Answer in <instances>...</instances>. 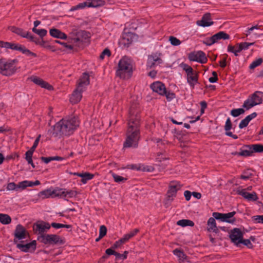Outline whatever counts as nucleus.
Listing matches in <instances>:
<instances>
[{
  "mask_svg": "<svg viewBox=\"0 0 263 263\" xmlns=\"http://www.w3.org/2000/svg\"><path fill=\"white\" fill-rule=\"evenodd\" d=\"M27 234V231L22 225H17L14 233V242L16 243L18 240L26 238Z\"/></svg>",
  "mask_w": 263,
  "mask_h": 263,
  "instance_id": "obj_13",
  "label": "nucleus"
},
{
  "mask_svg": "<svg viewBox=\"0 0 263 263\" xmlns=\"http://www.w3.org/2000/svg\"><path fill=\"white\" fill-rule=\"evenodd\" d=\"M78 194L77 191L74 190H67L65 189V195H64V199L68 200L69 198L76 197Z\"/></svg>",
  "mask_w": 263,
  "mask_h": 263,
  "instance_id": "obj_30",
  "label": "nucleus"
},
{
  "mask_svg": "<svg viewBox=\"0 0 263 263\" xmlns=\"http://www.w3.org/2000/svg\"><path fill=\"white\" fill-rule=\"evenodd\" d=\"M238 44L241 48L240 49H241L242 50H246V49H248V48L250 46L254 44V43L243 42V43H241Z\"/></svg>",
  "mask_w": 263,
  "mask_h": 263,
  "instance_id": "obj_47",
  "label": "nucleus"
},
{
  "mask_svg": "<svg viewBox=\"0 0 263 263\" xmlns=\"http://www.w3.org/2000/svg\"><path fill=\"white\" fill-rule=\"evenodd\" d=\"M16 247L24 252H27L30 250L34 251L36 248V241L33 240L29 243L23 244L22 243H16Z\"/></svg>",
  "mask_w": 263,
  "mask_h": 263,
  "instance_id": "obj_18",
  "label": "nucleus"
},
{
  "mask_svg": "<svg viewBox=\"0 0 263 263\" xmlns=\"http://www.w3.org/2000/svg\"><path fill=\"white\" fill-rule=\"evenodd\" d=\"M107 229L105 226H101L99 229L100 238H103L106 235Z\"/></svg>",
  "mask_w": 263,
  "mask_h": 263,
  "instance_id": "obj_44",
  "label": "nucleus"
},
{
  "mask_svg": "<svg viewBox=\"0 0 263 263\" xmlns=\"http://www.w3.org/2000/svg\"><path fill=\"white\" fill-rule=\"evenodd\" d=\"M235 214L236 212L234 211L225 214L218 212L213 213V217L210 218L208 221V230L209 232L217 233L219 230L216 226L215 219L222 222L233 223L236 221L235 218L233 217Z\"/></svg>",
  "mask_w": 263,
  "mask_h": 263,
  "instance_id": "obj_3",
  "label": "nucleus"
},
{
  "mask_svg": "<svg viewBox=\"0 0 263 263\" xmlns=\"http://www.w3.org/2000/svg\"><path fill=\"white\" fill-rule=\"evenodd\" d=\"M186 74V80L191 87L194 88L195 84L198 83V74L197 71L193 69Z\"/></svg>",
  "mask_w": 263,
  "mask_h": 263,
  "instance_id": "obj_17",
  "label": "nucleus"
},
{
  "mask_svg": "<svg viewBox=\"0 0 263 263\" xmlns=\"http://www.w3.org/2000/svg\"><path fill=\"white\" fill-rule=\"evenodd\" d=\"M10 42L0 41V47L10 49Z\"/></svg>",
  "mask_w": 263,
  "mask_h": 263,
  "instance_id": "obj_62",
  "label": "nucleus"
},
{
  "mask_svg": "<svg viewBox=\"0 0 263 263\" xmlns=\"http://www.w3.org/2000/svg\"><path fill=\"white\" fill-rule=\"evenodd\" d=\"M17 62V60L16 59H0V73L6 76L12 75L16 71Z\"/></svg>",
  "mask_w": 263,
  "mask_h": 263,
  "instance_id": "obj_6",
  "label": "nucleus"
},
{
  "mask_svg": "<svg viewBox=\"0 0 263 263\" xmlns=\"http://www.w3.org/2000/svg\"><path fill=\"white\" fill-rule=\"evenodd\" d=\"M177 224L178 226L181 227L191 226L193 227L194 225V223L193 221L188 219H182L178 221Z\"/></svg>",
  "mask_w": 263,
  "mask_h": 263,
  "instance_id": "obj_31",
  "label": "nucleus"
},
{
  "mask_svg": "<svg viewBox=\"0 0 263 263\" xmlns=\"http://www.w3.org/2000/svg\"><path fill=\"white\" fill-rule=\"evenodd\" d=\"M32 31L38 34L41 37L45 36L47 33V30L45 29H37L35 28H32Z\"/></svg>",
  "mask_w": 263,
  "mask_h": 263,
  "instance_id": "obj_37",
  "label": "nucleus"
},
{
  "mask_svg": "<svg viewBox=\"0 0 263 263\" xmlns=\"http://www.w3.org/2000/svg\"><path fill=\"white\" fill-rule=\"evenodd\" d=\"M110 54L111 53L110 50L106 48L102 52L101 54L100 55V59L103 60L104 59L105 56L109 57L110 55Z\"/></svg>",
  "mask_w": 263,
  "mask_h": 263,
  "instance_id": "obj_46",
  "label": "nucleus"
},
{
  "mask_svg": "<svg viewBox=\"0 0 263 263\" xmlns=\"http://www.w3.org/2000/svg\"><path fill=\"white\" fill-rule=\"evenodd\" d=\"M136 105H133L129 109L128 128L126 134V139L124 142V147H134L138 146L140 138V116L139 111L136 110Z\"/></svg>",
  "mask_w": 263,
  "mask_h": 263,
  "instance_id": "obj_1",
  "label": "nucleus"
},
{
  "mask_svg": "<svg viewBox=\"0 0 263 263\" xmlns=\"http://www.w3.org/2000/svg\"><path fill=\"white\" fill-rule=\"evenodd\" d=\"M175 197L167 194L164 203L166 208L168 207Z\"/></svg>",
  "mask_w": 263,
  "mask_h": 263,
  "instance_id": "obj_39",
  "label": "nucleus"
},
{
  "mask_svg": "<svg viewBox=\"0 0 263 263\" xmlns=\"http://www.w3.org/2000/svg\"><path fill=\"white\" fill-rule=\"evenodd\" d=\"M232 128V123L231 120L228 118L226 122L224 129L226 132L229 131Z\"/></svg>",
  "mask_w": 263,
  "mask_h": 263,
  "instance_id": "obj_55",
  "label": "nucleus"
},
{
  "mask_svg": "<svg viewBox=\"0 0 263 263\" xmlns=\"http://www.w3.org/2000/svg\"><path fill=\"white\" fill-rule=\"evenodd\" d=\"M139 232V230L136 229L130 232L129 233L125 234L128 238V240L136 235L137 233Z\"/></svg>",
  "mask_w": 263,
  "mask_h": 263,
  "instance_id": "obj_57",
  "label": "nucleus"
},
{
  "mask_svg": "<svg viewBox=\"0 0 263 263\" xmlns=\"http://www.w3.org/2000/svg\"><path fill=\"white\" fill-rule=\"evenodd\" d=\"M30 79L34 84L40 86L43 88H46L48 90H50L52 88V86L51 85H50L48 83L46 82L39 77L36 76H32L30 78Z\"/></svg>",
  "mask_w": 263,
  "mask_h": 263,
  "instance_id": "obj_21",
  "label": "nucleus"
},
{
  "mask_svg": "<svg viewBox=\"0 0 263 263\" xmlns=\"http://www.w3.org/2000/svg\"><path fill=\"white\" fill-rule=\"evenodd\" d=\"M11 217L7 214H0V222L4 224H7L11 222Z\"/></svg>",
  "mask_w": 263,
  "mask_h": 263,
  "instance_id": "obj_33",
  "label": "nucleus"
},
{
  "mask_svg": "<svg viewBox=\"0 0 263 263\" xmlns=\"http://www.w3.org/2000/svg\"><path fill=\"white\" fill-rule=\"evenodd\" d=\"M26 187H27L26 180L20 182L17 184V190L19 189L24 190Z\"/></svg>",
  "mask_w": 263,
  "mask_h": 263,
  "instance_id": "obj_56",
  "label": "nucleus"
},
{
  "mask_svg": "<svg viewBox=\"0 0 263 263\" xmlns=\"http://www.w3.org/2000/svg\"><path fill=\"white\" fill-rule=\"evenodd\" d=\"M236 192L238 194L241 195L245 199H246V198L247 197V195L249 194V193L246 191V189H238L236 191Z\"/></svg>",
  "mask_w": 263,
  "mask_h": 263,
  "instance_id": "obj_52",
  "label": "nucleus"
},
{
  "mask_svg": "<svg viewBox=\"0 0 263 263\" xmlns=\"http://www.w3.org/2000/svg\"><path fill=\"white\" fill-rule=\"evenodd\" d=\"M258 197L255 192L249 193V194L247 195V197L246 198V199L248 201H256Z\"/></svg>",
  "mask_w": 263,
  "mask_h": 263,
  "instance_id": "obj_43",
  "label": "nucleus"
},
{
  "mask_svg": "<svg viewBox=\"0 0 263 263\" xmlns=\"http://www.w3.org/2000/svg\"><path fill=\"white\" fill-rule=\"evenodd\" d=\"M179 66L185 71L186 73L193 69L190 66L184 63H181Z\"/></svg>",
  "mask_w": 263,
  "mask_h": 263,
  "instance_id": "obj_45",
  "label": "nucleus"
},
{
  "mask_svg": "<svg viewBox=\"0 0 263 263\" xmlns=\"http://www.w3.org/2000/svg\"><path fill=\"white\" fill-rule=\"evenodd\" d=\"M49 33L51 36L55 38H59L61 39H66L67 35L64 33L61 32L60 30L52 28L49 30Z\"/></svg>",
  "mask_w": 263,
  "mask_h": 263,
  "instance_id": "obj_23",
  "label": "nucleus"
},
{
  "mask_svg": "<svg viewBox=\"0 0 263 263\" xmlns=\"http://www.w3.org/2000/svg\"><path fill=\"white\" fill-rule=\"evenodd\" d=\"M139 232V230L136 229L130 232L129 233L125 234L128 238V240L136 235L137 233Z\"/></svg>",
  "mask_w": 263,
  "mask_h": 263,
  "instance_id": "obj_58",
  "label": "nucleus"
},
{
  "mask_svg": "<svg viewBox=\"0 0 263 263\" xmlns=\"http://www.w3.org/2000/svg\"><path fill=\"white\" fill-rule=\"evenodd\" d=\"M257 116L256 112H253L252 114L247 116L244 119L241 120L239 125V127L241 129L246 127L249 122L253 119L255 118Z\"/></svg>",
  "mask_w": 263,
  "mask_h": 263,
  "instance_id": "obj_25",
  "label": "nucleus"
},
{
  "mask_svg": "<svg viewBox=\"0 0 263 263\" xmlns=\"http://www.w3.org/2000/svg\"><path fill=\"white\" fill-rule=\"evenodd\" d=\"M64 195H65V189L57 187L53 189V198L59 197L64 199Z\"/></svg>",
  "mask_w": 263,
  "mask_h": 263,
  "instance_id": "obj_29",
  "label": "nucleus"
},
{
  "mask_svg": "<svg viewBox=\"0 0 263 263\" xmlns=\"http://www.w3.org/2000/svg\"><path fill=\"white\" fill-rule=\"evenodd\" d=\"M25 156H26L25 159L27 160V161L28 162V163L29 164H30L31 165V166L33 168H34L35 166H34V165L33 163L32 160V155H30V153H28V154H25Z\"/></svg>",
  "mask_w": 263,
  "mask_h": 263,
  "instance_id": "obj_54",
  "label": "nucleus"
},
{
  "mask_svg": "<svg viewBox=\"0 0 263 263\" xmlns=\"http://www.w3.org/2000/svg\"><path fill=\"white\" fill-rule=\"evenodd\" d=\"M262 62V59L261 58L258 59L257 60L253 61L250 65L249 68L251 69H253L255 67L260 65Z\"/></svg>",
  "mask_w": 263,
  "mask_h": 263,
  "instance_id": "obj_41",
  "label": "nucleus"
},
{
  "mask_svg": "<svg viewBox=\"0 0 263 263\" xmlns=\"http://www.w3.org/2000/svg\"><path fill=\"white\" fill-rule=\"evenodd\" d=\"M50 228L49 223L44 221L37 222L33 226V230L35 233H38L39 235L46 234L44 232H47Z\"/></svg>",
  "mask_w": 263,
  "mask_h": 263,
  "instance_id": "obj_15",
  "label": "nucleus"
},
{
  "mask_svg": "<svg viewBox=\"0 0 263 263\" xmlns=\"http://www.w3.org/2000/svg\"><path fill=\"white\" fill-rule=\"evenodd\" d=\"M162 54L160 52H156L148 57L147 67L152 68L155 66L159 65L163 62L161 59Z\"/></svg>",
  "mask_w": 263,
  "mask_h": 263,
  "instance_id": "obj_10",
  "label": "nucleus"
},
{
  "mask_svg": "<svg viewBox=\"0 0 263 263\" xmlns=\"http://www.w3.org/2000/svg\"><path fill=\"white\" fill-rule=\"evenodd\" d=\"M139 232V230L136 229L130 232L129 233L125 234L128 238V240L136 235L137 233Z\"/></svg>",
  "mask_w": 263,
  "mask_h": 263,
  "instance_id": "obj_60",
  "label": "nucleus"
},
{
  "mask_svg": "<svg viewBox=\"0 0 263 263\" xmlns=\"http://www.w3.org/2000/svg\"><path fill=\"white\" fill-rule=\"evenodd\" d=\"M213 36L215 43L217 42L221 39L228 40L230 38L229 35L223 31H220L213 35Z\"/></svg>",
  "mask_w": 263,
  "mask_h": 263,
  "instance_id": "obj_27",
  "label": "nucleus"
},
{
  "mask_svg": "<svg viewBox=\"0 0 263 263\" xmlns=\"http://www.w3.org/2000/svg\"><path fill=\"white\" fill-rule=\"evenodd\" d=\"M52 226L53 228L55 229H60L62 228H71V226L69 224H64L61 223H55L52 222L50 227Z\"/></svg>",
  "mask_w": 263,
  "mask_h": 263,
  "instance_id": "obj_42",
  "label": "nucleus"
},
{
  "mask_svg": "<svg viewBox=\"0 0 263 263\" xmlns=\"http://www.w3.org/2000/svg\"><path fill=\"white\" fill-rule=\"evenodd\" d=\"M253 220L256 223H263V215H256L252 217Z\"/></svg>",
  "mask_w": 263,
  "mask_h": 263,
  "instance_id": "obj_50",
  "label": "nucleus"
},
{
  "mask_svg": "<svg viewBox=\"0 0 263 263\" xmlns=\"http://www.w3.org/2000/svg\"><path fill=\"white\" fill-rule=\"evenodd\" d=\"M151 88L153 91L160 95H164L166 93V88L164 85L160 82H156L151 85Z\"/></svg>",
  "mask_w": 263,
  "mask_h": 263,
  "instance_id": "obj_19",
  "label": "nucleus"
},
{
  "mask_svg": "<svg viewBox=\"0 0 263 263\" xmlns=\"http://www.w3.org/2000/svg\"><path fill=\"white\" fill-rule=\"evenodd\" d=\"M169 41L173 46H178L180 45L181 41L175 36H171L169 37Z\"/></svg>",
  "mask_w": 263,
  "mask_h": 263,
  "instance_id": "obj_40",
  "label": "nucleus"
},
{
  "mask_svg": "<svg viewBox=\"0 0 263 263\" xmlns=\"http://www.w3.org/2000/svg\"><path fill=\"white\" fill-rule=\"evenodd\" d=\"M240 243H243L244 245L246 246L248 248L252 249L253 247V245L250 241V239H243L241 240Z\"/></svg>",
  "mask_w": 263,
  "mask_h": 263,
  "instance_id": "obj_49",
  "label": "nucleus"
},
{
  "mask_svg": "<svg viewBox=\"0 0 263 263\" xmlns=\"http://www.w3.org/2000/svg\"><path fill=\"white\" fill-rule=\"evenodd\" d=\"M139 232V230L136 229L130 232L129 233L125 234L128 238V240L136 235L137 233Z\"/></svg>",
  "mask_w": 263,
  "mask_h": 263,
  "instance_id": "obj_59",
  "label": "nucleus"
},
{
  "mask_svg": "<svg viewBox=\"0 0 263 263\" xmlns=\"http://www.w3.org/2000/svg\"><path fill=\"white\" fill-rule=\"evenodd\" d=\"M88 3L83 2L82 3H80V4H78L76 6L72 8L71 9V10H77V9H78L84 8H85L86 6L88 7Z\"/></svg>",
  "mask_w": 263,
  "mask_h": 263,
  "instance_id": "obj_48",
  "label": "nucleus"
},
{
  "mask_svg": "<svg viewBox=\"0 0 263 263\" xmlns=\"http://www.w3.org/2000/svg\"><path fill=\"white\" fill-rule=\"evenodd\" d=\"M79 125V121L75 117L62 119L54 125L52 134L54 136L70 135L76 129Z\"/></svg>",
  "mask_w": 263,
  "mask_h": 263,
  "instance_id": "obj_2",
  "label": "nucleus"
},
{
  "mask_svg": "<svg viewBox=\"0 0 263 263\" xmlns=\"http://www.w3.org/2000/svg\"><path fill=\"white\" fill-rule=\"evenodd\" d=\"M227 57H228V55L227 54L224 55V57L223 58L222 60H221L219 62V64H220V66L221 67L224 68V67H226V60H227Z\"/></svg>",
  "mask_w": 263,
  "mask_h": 263,
  "instance_id": "obj_64",
  "label": "nucleus"
},
{
  "mask_svg": "<svg viewBox=\"0 0 263 263\" xmlns=\"http://www.w3.org/2000/svg\"><path fill=\"white\" fill-rule=\"evenodd\" d=\"M174 254L179 258L181 260H184L186 258V255L181 250L179 249H175L173 251Z\"/></svg>",
  "mask_w": 263,
  "mask_h": 263,
  "instance_id": "obj_38",
  "label": "nucleus"
},
{
  "mask_svg": "<svg viewBox=\"0 0 263 263\" xmlns=\"http://www.w3.org/2000/svg\"><path fill=\"white\" fill-rule=\"evenodd\" d=\"M90 37V33L85 31H81L78 36L72 39V42L76 46L81 47L84 42H86Z\"/></svg>",
  "mask_w": 263,
  "mask_h": 263,
  "instance_id": "obj_12",
  "label": "nucleus"
},
{
  "mask_svg": "<svg viewBox=\"0 0 263 263\" xmlns=\"http://www.w3.org/2000/svg\"><path fill=\"white\" fill-rule=\"evenodd\" d=\"M251 146V149L252 151V153L257 152V153H262L263 152V145L261 144H253L250 145Z\"/></svg>",
  "mask_w": 263,
  "mask_h": 263,
  "instance_id": "obj_35",
  "label": "nucleus"
},
{
  "mask_svg": "<svg viewBox=\"0 0 263 263\" xmlns=\"http://www.w3.org/2000/svg\"><path fill=\"white\" fill-rule=\"evenodd\" d=\"M37 239L41 243L48 246L62 245L64 243V241L55 234H42L38 236Z\"/></svg>",
  "mask_w": 263,
  "mask_h": 263,
  "instance_id": "obj_7",
  "label": "nucleus"
},
{
  "mask_svg": "<svg viewBox=\"0 0 263 263\" xmlns=\"http://www.w3.org/2000/svg\"><path fill=\"white\" fill-rule=\"evenodd\" d=\"M244 147L246 149H241L239 152V156L248 157L251 156L253 153L250 145H245Z\"/></svg>",
  "mask_w": 263,
  "mask_h": 263,
  "instance_id": "obj_28",
  "label": "nucleus"
},
{
  "mask_svg": "<svg viewBox=\"0 0 263 263\" xmlns=\"http://www.w3.org/2000/svg\"><path fill=\"white\" fill-rule=\"evenodd\" d=\"M7 190L8 191H17V184L14 182H11L7 184Z\"/></svg>",
  "mask_w": 263,
  "mask_h": 263,
  "instance_id": "obj_51",
  "label": "nucleus"
},
{
  "mask_svg": "<svg viewBox=\"0 0 263 263\" xmlns=\"http://www.w3.org/2000/svg\"><path fill=\"white\" fill-rule=\"evenodd\" d=\"M188 58L191 61H196L201 63H205L207 61L205 54L202 51L190 53Z\"/></svg>",
  "mask_w": 263,
  "mask_h": 263,
  "instance_id": "obj_11",
  "label": "nucleus"
},
{
  "mask_svg": "<svg viewBox=\"0 0 263 263\" xmlns=\"http://www.w3.org/2000/svg\"><path fill=\"white\" fill-rule=\"evenodd\" d=\"M139 232V230L136 229L130 232L129 233L125 234L128 238V240L136 235L137 233Z\"/></svg>",
  "mask_w": 263,
  "mask_h": 263,
  "instance_id": "obj_61",
  "label": "nucleus"
},
{
  "mask_svg": "<svg viewBox=\"0 0 263 263\" xmlns=\"http://www.w3.org/2000/svg\"><path fill=\"white\" fill-rule=\"evenodd\" d=\"M133 72L132 61L126 56L123 57L119 62L116 74L121 78L130 77Z\"/></svg>",
  "mask_w": 263,
  "mask_h": 263,
  "instance_id": "obj_5",
  "label": "nucleus"
},
{
  "mask_svg": "<svg viewBox=\"0 0 263 263\" xmlns=\"http://www.w3.org/2000/svg\"><path fill=\"white\" fill-rule=\"evenodd\" d=\"M203 43L208 46H211L215 43V42L212 36L211 37L206 38L205 40L203 41Z\"/></svg>",
  "mask_w": 263,
  "mask_h": 263,
  "instance_id": "obj_53",
  "label": "nucleus"
},
{
  "mask_svg": "<svg viewBox=\"0 0 263 263\" xmlns=\"http://www.w3.org/2000/svg\"><path fill=\"white\" fill-rule=\"evenodd\" d=\"M252 176V174L251 173L244 172L243 174L241 175L240 178L246 180L250 178Z\"/></svg>",
  "mask_w": 263,
  "mask_h": 263,
  "instance_id": "obj_63",
  "label": "nucleus"
},
{
  "mask_svg": "<svg viewBox=\"0 0 263 263\" xmlns=\"http://www.w3.org/2000/svg\"><path fill=\"white\" fill-rule=\"evenodd\" d=\"M198 26L202 27H208L213 24V22L211 20V14L206 13L203 15L202 19L197 22Z\"/></svg>",
  "mask_w": 263,
  "mask_h": 263,
  "instance_id": "obj_20",
  "label": "nucleus"
},
{
  "mask_svg": "<svg viewBox=\"0 0 263 263\" xmlns=\"http://www.w3.org/2000/svg\"><path fill=\"white\" fill-rule=\"evenodd\" d=\"M181 185L178 182H171L167 194L176 197L177 192L181 189Z\"/></svg>",
  "mask_w": 263,
  "mask_h": 263,
  "instance_id": "obj_22",
  "label": "nucleus"
},
{
  "mask_svg": "<svg viewBox=\"0 0 263 263\" xmlns=\"http://www.w3.org/2000/svg\"><path fill=\"white\" fill-rule=\"evenodd\" d=\"M109 173L111 175L112 177H113L115 182L117 183H120L122 182H124L127 180L126 178L119 176L114 173L112 171H110Z\"/></svg>",
  "mask_w": 263,
  "mask_h": 263,
  "instance_id": "obj_32",
  "label": "nucleus"
},
{
  "mask_svg": "<svg viewBox=\"0 0 263 263\" xmlns=\"http://www.w3.org/2000/svg\"><path fill=\"white\" fill-rule=\"evenodd\" d=\"M9 28L12 32H14L23 37L29 39L31 41L34 42L36 44L40 43L39 40L35 37L29 32L25 31L21 28H17L14 26L10 27Z\"/></svg>",
  "mask_w": 263,
  "mask_h": 263,
  "instance_id": "obj_9",
  "label": "nucleus"
},
{
  "mask_svg": "<svg viewBox=\"0 0 263 263\" xmlns=\"http://www.w3.org/2000/svg\"><path fill=\"white\" fill-rule=\"evenodd\" d=\"M245 111V110L243 108L233 109L231 111V115L234 117H236L243 114Z\"/></svg>",
  "mask_w": 263,
  "mask_h": 263,
  "instance_id": "obj_36",
  "label": "nucleus"
},
{
  "mask_svg": "<svg viewBox=\"0 0 263 263\" xmlns=\"http://www.w3.org/2000/svg\"><path fill=\"white\" fill-rule=\"evenodd\" d=\"M38 196L42 199L53 198V190L47 189L39 193Z\"/></svg>",
  "mask_w": 263,
  "mask_h": 263,
  "instance_id": "obj_26",
  "label": "nucleus"
},
{
  "mask_svg": "<svg viewBox=\"0 0 263 263\" xmlns=\"http://www.w3.org/2000/svg\"><path fill=\"white\" fill-rule=\"evenodd\" d=\"M89 84V77L86 73H84L80 78L76 89L73 91L70 98V101L72 104H76L82 99V92L84 91L85 87Z\"/></svg>",
  "mask_w": 263,
  "mask_h": 263,
  "instance_id": "obj_4",
  "label": "nucleus"
},
{
  "mask_svg": "<svg viewBox=\"0 0 263 263\" xmlns=\"http://www.w3.org/2000/svg\"><path fill=\"white\" fill-rule=\"evenodd\" d=\"M73 175L78 176L82 178L81 181L84 184H85L87 181L91 180L93 178L94 175L89 173H71Z\"/></svg>",
  "mask_w": 263,
  "mask_h": 263,
  "instance_id": "obj_24",
  "label": "nucleus"
},
{
  "mask_svg": "<svg viewBox=\"0 0 263 263\" xmlns=\"http://www.w3.org/2000/svg\"><path fill=\"white\" fill-rule=\"evenodd\" d=\"M230 237L232 241L238 246L243 238V234L239 229L234 228L231 230Z\"/></svg>",
  "mask_w": 263,
  "mask_h": 263,
  "instance_id": "obj_14",
  "label": "nucleus"
},
{
  "mask_svg": "<svg viewBox=\"0 0 263 263\" xmlns=\"http://www.w3.org/2000/svg\"><path fill=\"white\" fill-rule=\"evenodd\" d=\"M262 101L263 92L261 91H256L244 102L242 106L246 108V110H249L252 107L261 104Z\"/></svg>",
  "mask_w": 263,
  "mask_h": 263,
  "instance_id": "obj_8",
  "label": "nucleus"
},
{
  "mask_svg": "<svg viewBox=\"0 0 263 263\" xmlns=\"http://www.w3.org/2000/svg\"><path fill=\"white\" fill-rule=\"evenodd\" d=\"M104 1L101 0H93L91 2L88 3V7H97L103 6Z\"/></svg>",
  "mask_w": 263,
  "mask_h": 263,
  "instance_id": "obj_34",
  "label": "nucleus"
},
{
  "mask_svg": "<svg viewBox=\"0 0 263 263\" xmlns=\"http://www.w3.org/2000/svg\"><path fill=\"white\" fill-rule=\"evenodd\" d=\"M10 49H11L14 50L20 51L23 53L25 54V55H26L28 57H36V54L35 53L31 52L30 50L27 49L24 46H22L19 44H16L11 43Z\"/></svg>",
  "mask_w": 263,
  "mask_h": 263,
  "instance_id": "obj_16",
  "label": "nucleus"
}]
</instances>
